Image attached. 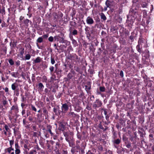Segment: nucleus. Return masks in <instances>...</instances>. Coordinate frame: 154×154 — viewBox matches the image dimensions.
Here are the masks:
<instances>
[{"label": "nucleus", "mask_w": 154, "mask_h": 154, "mask_svg": "<svg viewBox=\"0 0 154 154\" xmlns=\"http://www.w3.org/2000/svg\"><path fill=\"white\" fill-rule=\"evenodd\" d=\"M7 101L6 100H4L3 101V104L4 105H5L7 104Z\"/></svg>", "instance_id": "obj_55"}, {"label": "nucleus", "mask_w": 154, "mask_h": 154, "mask_svg": "<svg viewBox=\"0 0 154 154\" xmlns=\"http://www.w3.org/2000/svg\"><path fill=\"white\" fill-rule=\"evenodd\" d=\"M67 58L69 59L72 60L73 58V56L70 54H69Z\"/></svg>", "instance_id": "obj_29"}, {"label": "nucleus", "mask_w": 154, "mask_h": 154, "mask_svg": "<svg viewBox=\"0 0 154 154\" xmlns=\"http://www.w3.org/2000/svg\"><path fill=\"white\" fill-rule=\"evenodd\" d=\"M51 63L52 64H54L55 63L54 59L52 57L51 58Z\"/></svg>", "instance_id": "obj_36"}, {"label": "nucleus", "mask_w": 154, "mask_h": 154, "mask_svg": "<svg viewBox=\"0 0 154 154\" xmlns=\"http://www.w3.org/2000/svg\"><path fill=\"white\" fill-rule=\"evenodd\" d=\"M16 95L17 96H18L19 95V90L18 89H17L16 90Z\"/></svg>", "instance_id": "obj_50"}, {"label": "nucleus", "mask_w": 154, "mask_h": 154, "mask_svg": "<svg viewBox=\"0 0 154 154\" xmlns=\"http://www.w3.org/2000/svg\"><path fill=\"white\" fill-rule=\"evenodd\" d=\"M81 103V102L78 99L75 100V106L79 107V105Z\"/></svg>", "instance_id": "obj_8"}, {"label": "nucleus", "mask_w": 154, "mask_h": 154, "mask_svg": "<svg viewBox=\"0 0 154 154\" xmlns=\"http://www.w3.org/2000/svg\"><path fill=\"white\" fill-rule=\"evenodd\" d=\"M61 108L62 112H65L68 110V106L66 104L64 103L62 105Z\"/></svg>", "instance_id": "obj_3"}, {"label": "nucleus", "mask_w": 154, "mask_h": 154, "mask_svg": "<svg viewBox=\"0 0 154 154\" xmlns=\"http://www.w3.org/2000/svg\"><path fill=\"white\" fill-rule=\"evenodd\" d=\"M15 110L17 111H18V106H12L11 108V110Z\"/></svg>", "instance_id": "obj_12"}, {"label": "nucleus", "mask_w": 154, "mask_h": 154, "mask_svg": "<svg viewBox=\"0 0 154 154\" xmlns=\"http://www.w3.org/2000/svg\"><path fill=\"white\" fill-rule=\"evenodd\" d=\"M63 134L65 137L66 140L70 144L71 141L70 140H72L71 137L69 135V134L66 132L64 131L63 132Z\"/></svg>", "instance_id": "obj_2"}, {"label": "nucleus", "mask_w": 154, "mask_h": 154, "mask_svg": "<svg viewBox=\"0 0 154 154\" xmlns=\"http://www.w3.org/2000/svg\"><path fill=\"white\" fill-rule=\"evenodd\" d=\"M23 123L24 125H25L27 122H26V119H23Z\"/></svg>", "instance_id": "obj_49"}, {"label": "nucleus", "mask_w": 154, "mask_h": 154, "mask_svg": "<svg viewBox=\"0 0 154 154\" xmlns=\"http://www.w3.org/2000/svg\"><path fill=\"white\" fill-rule=\"evenodd\" d=\"M54 39V38L51 36H50L48 38L49 41L50 42H52L53 41Z\"/></svg>", "instance_id": "obj_31"}, {"label": "nucleus", "mask_w": 154, "mask_h": 154, "mask_svg": "<svg viewBox=\"0 0 154 154\" xmlns=\"http://www.w3.org/2000/svg\"><path fill=\"white\" fill-rule=\"evenodd\" d=\"M99 127L100 129L102 130H103L104 129V128L101 125H99Z\"/></svg>", "instance_id": "obj_59"}, {"label": "nucleus", "mask_w": 154, "mask_h": 154, "mask_svg": "<svg viewBox=\"0 0 154 154\" xmlns=\"http://www.w3.org/2000/svg\"><path fill=\"white\" fill-rule=\"evenodd\" d=\"M31 57L30 55L29 54H26L25 56V59H23V60H29Z\"/></svg>", "instance_id": "obj_10"}, {"label": "nucleus", "mask_w": 154, "mask_h": 154, "mask_svg": "<svg viewBox=\"0 0 154 154\" xmlns=\"http://www.w3.org/2000/svg\"><path fill=\"white\" fill-rule=\"evenodd\" d=\"M86 22L88 24L91 25L94 23V21L92 18L88 17L86 19Z\"/></svg>", "instance_id": "obj_4"}, {"label": "nucleus", "mask_w": 154, "mask_h": 154, "mask_svg": "<svg viewBox=\"0 0 154 154\" xmlns=\"http://www.w3.org/2000/svg\"><path fill=\"white\" fill-rule=\"evenodd\" d=\"M5 128V129L6 131H8L9 130L8 126L6 125H5L4 126Z\"/></svg>", "instance_id": "obj_33"}, {"label": "nucleus", "mask_w": 154, "mask_h": 154, "mask_svg": "<svg viewBox=\"0 0 154 154\" xmlns=\"http://www.w3.org/2000/svg\"><path fill=\"white\" fill-rule=\"evenodd\" d=\"M100 90L101 92H104L105 91V88L104 87L100 86Z\"/></svg>", "instance_id": "obj_19"}, {"label": "nucleus", "mask_w": 154, "mask_h": 154, "mask_svg": "<svg viewBox=\"0 0 154 154\" xmlns=\"http://www.w3.org/2000/svg\"><path fill=\"white\" fill-rule=\"evenodd\" d=\"M146 3L143 4L142 5V6L143 8L146 7Z\"/></svg>", "instance_id": "obj_53"}, {"label": "nucleus", "mask_w": 154, "mask_h": 154, "mask_svg": "<svg viewBox=\"0 0 154 154\" xmlns=\"http://www.w3.org/2000/svg\"><path fill=\"white\" fill-rule=\"evenodd\" d=\"M59 126L61 128V129H64L65 128V125L62 122H60V123Z\"/></svg>", "instance_id": "obj_21"}, {"label": "nucleus", "mask_w": 154, "mask_h": 154, "mask_svg": "<svg viewBox=\"0 0 154 154\" xmlns=\"http://www.w3.org/2000/svg\"><path fill=\"white\" fill-rule=\"evenodd\" d=\"M15 149H20V147L19 146L18 143H15Z\"/></svg>", "instance_id": "obj_20"}, {"label": "nucleus", "mask_w": 154, "mask_h": 154, "mask_svg": "<svg viewBox=\"0 0 154 154\" xmlns=\"http://www.w3.org/2000/svg\"><path fill=\"white\" fill-rule=\"evenodd\" d=\"M85 89L87 92H88L91 88V86H85Z\"/></svg>", "instance_id": "obj_18"}, {"label": "nucleus", "mask_w": 154, "mask_h": 154, "mask_svg": "<svg viewBox=\"0 0 154 154\" xmlns=\"http://www.w3.org/2000/svg\"><path fill=\"white\" fill-rule=\"evenodd\" d=\"M43 41V38L42 37H39L38 39L36 40V42H37V43H41Z\"/></svg>", "instance_id": "obj_13"}, {"label": "nucleus", "mask_w": 154, "mask_h": 154, "mask_svg": "<svg viewBox=\"0 0 154 154\" xmlns=\"http://www.w3.org/2000/svg\"><path fill=\"white\" fill-rule=\"evenodd\" d=\"M62 112V110L61 111L59 109H58V111L57 112V114H60V112Z\"/></svg>", "instance_id": "obj_57"}, {"label": "nucleus", "mask_w": 154, "mask_h": 154, "mask_svg": "<svg viewBox=\"0 0 154 154\" xmlns=\"http://www.w3.org/2000/svg\"><path fill=\"white\" fill-rule=\"evenodd\" d=\"M86 109H87L88 110H91V107L89 106L88 105H87L86 107Z\"/></svg>", "instance_id": "obj_44"}, {"label": "nucleus", "mask_w": 154, "mask_h": 154, "mask_svg": "<svg viewBox=\"0 0 154 154\" xmlns=\"http://www.w3.org/2000/svg\"><path fill=\"white\" fill-rule=\"evenodd\" d=\"M53 110L54 112H55L56 114H57V112L58 111V109H57L54 108L53 109Z\"/></svg>", "instance_id": "obj_43"}, {"label": "nucleus", "mask_w": 154, "mask_h": 154, "mask_svg": "<svg viewBox=\"0 0 154 154\" xmlns=\"http://www.w3.org/2000/svg\"><path fill=\"white\" fill-rule=\"evenodd\" d=\"M60 36H55L54 37V39L55 41L57 40V41H59Z\"/></svg>", "instance_id": "obj_25"}, {"label": "nucleus", "mask_w": 154, "mask_h": 154, "mask_svg": "<svg viewBox=\"0 0 154 154\" xmlns=\"http://www.w3.org/2000/svg\"><path fill=\"white\" fill-rule=\"evenodd\" d=\"M52 128V127L50 125H48L47 126V129L48 131L51 130Z\"/></svg>", "instance_id": "obj_38"}, {"label": "nucleus", "mask_w": 154, "mask_h": 154, "mask_svg": "<svg viewBox=\"0 0 154 154\" xmlns=\"http://www.w3.org/2000/svg\"><path fill=\"white\" fill-rule=\"evenodd\" d=\"M38 88L40 89H43L44 88V86L42 83H40L38 85Z\"/></svg>", "instance_id": "obj_14"}, {"label": "nucleus", "mask_w": 154, "mask_h": 154, "mask_svg": "<svg viewBox=\"0 0 154 154\" xmlns=\"http://www.w3.org/2000/svg\"><path fill=\"white\" fill-rule=\"evenodd\" d=\"M28 119H29V120L30 121H32L33 120V119L32 118V117L31 116H29Z\"/></svg>", "instance_id": "obj_51"}, {"label": "nucleus", "mask_w": 154, "mask_h": 154, "mask_svg": "<svg viewBox=\"0 0 154 154\" xmlns=\"http://www.w3.org/2000/svg\"><path fill=\"white\" fill-rule=\"evenodd\" d=\"M41 58L40 57H38L34 60L33 63H40L41 62Z\"/></svg>", "instance_id": "obj_5"}, {"label": "nucleus", "mask_w": 154, "mask_h": 154, "mask_svg": "<svg viewBox=\"0 0 154 154\" xmlns=\"http://www.w3.org/2000/svg\"><path fill=\"white\" fill-rule=\"evenodd\" d=\"M25 113V109H23L22 112V115H23Z\"/></svg>", "instance_id": "obj_54"}, {"label": "nucleus", "mask_w": 154, "mask_h": 154, "mask_svg": "<svg viewBox=\"0 0 154 154\" xmlns=\"http://www.w3.org/2000/svg\"><path fill=\"white\" fill-rule=\"evenodd\" d=\"M34 151H35L33 150H32L30 151L29 152V154H33Z\"/></svg>", "instance_id": "obj_63"}, {"label": "nucleus", "mask_w": 154, "mask_h": 154, "mask_svg": "<svg viewBox=\"0 0 154 154\" xmlns=\"http://www.w3.org/2000/svg\"><path fill=\"white\" fill-rule=\"evenodd\" d=\"M120 142L121 140L119 139H118L114 140V143L116 144H118L120 143Z\"/></svg>", "instance_id": "obj_16"}, {"label": "nucleus", "mask_w": 154, "mask_h": 154, "mask_svg": "<svg viewBox=\"0 0 154 154\" xmlns=\"http://www.w3.org/2000/svg\"><path fill=\"white\" fill-rule=\"evenodd\" d=\"M15 64L17 66H19L20 65V61L19 60L17 61Z\"/></svg>", "instance_id": "obj_46"}, {"label": "nucleus", "mask_w": 154, "mask_h": 154, "mask_svg": "<svg viewBox=\"0 0 154 154\" xmlns=\"http://www.w3.org/2000/svg\"><path fill=\"white\" fill-rule=\"evenodd\" d=\"M49 133H50V134H51V135H53V133L52 132H51V130H48V131Z\"/></svg>", "instance_id": "obj_60"}, {"label": "nucleus", "mask_w": 154, "mask_h": 154, "mask_svg": "<svg viewBox=\"0 0 154 154\" xmlns=\"http://www.w3.org/2000/svg\"><path fill=\"white\" fill-rule=\"evenodd\" d=\"M126 147L128 148H129L131 147V145L130 143H128L126 145Z\"/></svg>", "instance_id": "obj_48"}, {"label": "nucleus", "mask_w": 154, "mask_h": 154, "mask_svg": "<svg viewBox=\"0 0 154 154\" xmlns=\"http://www.w3.org/2000/svg\"><path fill=\"white\" fill-rule=\"evenodd\" d=\"M7 151L9 153H10L11 150H14V149L13 148H12V147H10L9 148H8L7 149Z\"/></svg>", "instance_id": "obj_24"}, {"label": "nucleus", "mask_w": 154, "mask_h": 154, "mask_svg": "<svg viewBox=\"0 0 154 154\" xmlns=\"http://www.w3.org/2000/svg\"><path fill=\"white\" fill-rule=\"evenodd\" d=\"M72 34L73 35H76L78 34V32L76 29H74L72 32Z\"/></svg>", "instance_id": "obj_23"}, {"label": "nucleus", "mask_w": 154, "mask_h": 154, "mask_svg": "<svg viewBox=\"0 0 154 154\" xmlns=\"http://www.w3.org/2000/svg\"><path fill=\"white\" fill-rule=\"evenodd\" d=\"M15 152L16 154H19L20 152V149H16Z\"/></svg>", "instance_id": "obj_34"}, {"label": "nucleus", "mask_w": 154, "mask_h": 154, "mask_svg": "<svg viewBox=\"0 0 154 154\" xmlns=\"http://www.w3.org/2000/svg\"><path fill=\"white\" fill-rule=\"evenodd\" d=\"M43 112L44 113L46 114L47 113V111L46 109H44L43 111Z\"/></svg>", "instance_id": "obj_62"}, {"label": "nucleus", "mask_w": 154, "mask_h": 154, "mask_svg": "<svg viewBox=\"0 0 154 154\" xmlns=\"http://www.w3.org/2000/svg\"><path fill=\"white\" fill-rule=\"evenodd\" d=\"M24 148L29 150V149L27 147V145L26 144H25L24 145Z\"/></svg>", "instance_id": "obj_52"}, {"label": "nucleus", "mask_w": 154, "mask_h": 154, "mask_svg": "<svg viewBox=\"0 0 154 154\" xmlns=\"http://www.w3.org/2000/svg\"><path fill=\"white\" fill-rule=\"evenodd\" d=\"M49 69L51 72H52L54 71V67L53 66H52Z\"/></svg>", "instance_id": "obj_40"}, {"label": "nucleus", "mask_w": 154, "mask_h": 154, "mask_svg": "<svg viewBox=\"0 0 154 154\" xmlns=\"http://www.w3.org/2000/svg\"><path fill=\"white\" fill-rule=\"evenodd\" d=\"M111 2L107 0L105 4L107 7H109L111 5Z\"/></svg>", "instance_id": "obj_11"}, {"label": "nucleus", "mask_w": 154, "mask_h": 154, "mask_svg": "<svg viewBox=\"0 0 154 154\" xmlns=\"http://www.w3.org/2000/svg\"><path fill=\"white\" fill-rule=\"evenodd\" d=\"M24 49H23L21 50L20 52V54L22 56H23V54H24Z\"/></svg>", "instance_id": "obj_41"}, {"label": "nucleus", "mask_w": 154, "mask_h": 154, "mask_svg": "<svg viewBox=\"0 0 154 154\" xmlns=\"http://www.w3.org/2000/svg\"><path fill=\"white\" fill-rule=\"evenodd\" d=\"M8 62L12 66L14 64V62L12 59H10L9 60Z\"/></svg>", "instance_id": "obj_22"}, {"label": "nucleus", "mask_w": 154, "mask_h": 154, "mask_svg": "<svg viewBox=\"0 0 154 154\" xmlns=\"http://www.w3.org/2000/svg\"><path fill=\"white\" fill-rule=\"evenodd\" d=\"M29 21V20L28 19H26L24 21V23L26 25L28 24Z\"/></svg>", "instance_id": "obj_39"}, {"label": "nucleus", "mask_w": 154, "mask_h": 154, "mask_svg": "<svg viewBox=\"0 0 154 154\" xmlns=\"http://www.w3.org/2000/svg\"><path fill=\"white\" fill-rule=\"evenodd\" d=\"M102 103L99 99H97L93 103V107L94 109H96L97 107H99L101 106Z\"/></svg>", "instance_id": "obj_1"}, {"label": "nucleus", "mask_w": 154, "mask_h": 154, "mask_svg": "<svg viewBox=\"0 0 154 154\" xmlns=\"http://www.w3.org/2000/svg\"><path fill=\"white\" fill-rule=\"evenodd\" d=\"M68 115L69 116L73 117H75L77 115L75 114L74 112H71L68 114Z\"/></svg>", "instance_id": "obj_9"}, {"label": "nucleus", "mask_w": 154, "mask_h": 154, "mask_svg": "<svg viewBox=\"0 0 154 154\" xmlns=\"http://www.w3.org/2000/svg\"><path fill=\"white\" fill-rule=\"evenodd\" d=\"M24 18V17H23L22 16H21L20 17V20H23Z\"/></svg>", "instance_id": "obj_61"}, {"label": "nucleus", "mask_w": 154, "mask_h": 154, "mask_svg": "<svg viewBox=\"0 0 154 154\" xmlns=\"http://www.w3.org/2000/svg\"><path fill=\"white\" fill-rule=\"evenodd\" d=\"M65 40L64 39L63 37H60L59 41L60 43H64L65 42Z\"/></svg>", "instance_id": "obj_17"}, {"label": "nucleus", "mask_w": 154, "mask_h": 154, "mask_svg": "<svg viewBox=\"0 0 154 154\" xmlns=\"http://www.w3.org/2000/svg\"><path fill=\"white\" fill-rule=\"evenodd\" d=\"M120 75L121 76V77H123V72L121 70L120 71Z\"/></svg>", "instance_id": "obj_42"}, {"label": "nucleus", "mask_w": 154, "mask_h": 154, "mask_svg": "<svg viewBox=\"0 0 154 154\" xmlns=\"http://www.w3.org/2000/svg\"><path fill=\"white\" fill-rule=\"evenodd\" d=\"M73 73L72 72L69 73L67 75V77L69 79H71L72 77L73 76Z\"/></svg>", "instance_id": "obj_15"}, {"label": "nucleus", "mask_w": 154, "mask_h": 154, "mask_svg": "<svg viewBox=\"0 0 154 154\" xmlns=\"http://www.w3.org/2000/svg\"><path fill=\"white\" fill-rule=\"evenodd\" d=\"M17 84L15 83L11 85V88L13 90H15L17 87Z\"/></svg>", "instance_id": "obj_7"}, {"label": "nucleus", "mask_w": 154, "mask_h": 154, "mask_svg": "<svg viewBox=\"0 0 154 154\" xmlns=\"http://www.w3.org/2000/svg\"><path fill=\"white\" fill-rule=\"evenodd\" d=\"M136 14V12L133 9H131L129 11V14L130 15L134 17V15Z\"/></svg>", "instance_id": "obj_6"}, {"label": "nucleus", "mask_w": 154, "mask_h": 154, "mask_svg": "<svg viewBox=\"0 0 154 154\" xmlns=\"http://www.w3.org/2000/svg\"><path fill=\"white\" fill-rule=\"evenodd\" d=\"M31 106L32 110L35 112H36L37 110L35 107L32 104L31 105Z\"/></svg>", "instance_id": "obj_28"}, {"label": "nucleus", "mask_w": 154, "mask_h": 154, "mask_svg": "<svg viewBox=\"0 0 154 154\" xmlns=\"http://www.w3.org/2000/svg\"><path fill=\"white\" fill-rule=\"evenodd\" d=\"M77 138L80 139V140H81V138H82V135H81L80 134H79V133H78L77 134Z\"/></svg>", "instance_id": "obj_37"}, {"label": "nucleus", "mask_w": 154, "mask_h": 154, "mask_svg": "<svg viewBox=\"0 0 154 154\" xmlns=\"http://www.w3.org/2000/svg\"><path fill=\"white\" fill-rule=\"evenodd\" d=\"M71 152L74 153L75 152V149L74 148H72L71 149Z\"/></svg>", "instance_id": "obj_56"}, {"label": "nucleus", "mask_w": 154, "mask_h": 154, "mask_svg": "<svg viewBox=\"0 0 154 154\" xmlns=\"http://www.w3.org/2000/svg\"><path fill=\"white\" fill-rule=\"evenodd\" d=\"M101 18L103 19L104 20H105L106 19V17L104 14L102 13L101 15Z\"/></svg>", "instance_id": "obj_26"}, {"label": "nucleus", "mask_w": 154, "mask_h": 154, "mask_svg": "<svg viewBox=\"0 0 154 154\" xmlns=\"http://www.w3.org/2000/svg\"><path fill=\"white\" fill-rule=\"evenodd\" d=\"M136 48L138 51L139 52H140L141 51V49L140 48V45L139 44L137 45Z\"/></svg>", "instance_id": "obj_32"}, {"label": "nucleus", "mask_w": 154, "mask_h": 154, "mask_svg": "<svg viewBox=\"0 0 154 154\" xmlns=\"http://www.w3.org/2000/svg\"><path fill=\"white\" fill-rule=\"evenodd\" d=\"M48 35H49L48 34H47L43 35L42 37L43 38H46L48 37Z\"/></svg>", "instance_id": "obj_35"}, {"label": "nucleus", "mask_w": 154, "mask_h": 154, "mask_svg": "<svg viewBox=\"0 0 154 154\" xmlns=\"http://www.w3.org/2000/svg\"><path fill=\"white\" fill-rule=\"evenodd\" d=\"M5 90L6 92H8V88L6 87L5 88Z\"/></svg>", "instance_id": "obj_58"}, {"label": "nucleus", "mask_w": 154, "mask_h": 154, "mask_svg": "<svg viewBox=\"0 0 154 154\" xmlns=\"http://www.w3.org/2000/svg\"><path fill=\"white\" fill-rule=\"evenodd\" d=\"M37 46L39 49H42L43 47L42 46H39L38 43H36Z\"/></svg>", "instance_id": "obj_47"}, {"label": "nucleus", "mask_w": 154, "mask_h": 154, "mask_svg": "<svg viewBox=\"0 0 154 154\" xmlns=\"http://www.w3.org/2000/svg\"><path fill=\"white\" fill-rule=\"evenodd\" d=\"M25 100V98L24 96H23L22 97V101L24 102Z\"/></svg>", "instance_id": "obj_64"}, {"label": "nucleus", "mask_w": 154, "mask_h": 154, "mask_svg": "<svg viewBox=\"0 0 154 154\" xmlns=\"http://www.w3.org/2000/svg\"><path fill=\"white\" fill-rule=\"evenodd\" d=\"M10 142V147H12V146L14 144V140H10L9 141Z\"/></svg>", "instance_id": "obj_30"}, {"label": "nucleus", "mask_w": 154, "mask_h": 154, "mask_svg": "<svg viewBox=\"0 0 154 154\" xmlns=\"http://www.w3.org/2000/svg\"><path fill=\"white\" fill-rule=\"evenodd\" d=\"M75 110L77 112H79L81 109V108L79 106V107L75 106Z\"/></svg>", "instance_id": "obj_27"}, {"label": "nucleus", "mask_w": 154, "mask_h": 154, "mask_svg": "<svg viewBox=\"0 0 154 154\" xmlns=\"http://www.w3.org/2000/svg\"><path fill=\"white\" fill-rule=\"evenodd\" d=\"M11 74L12 75V76L13 77H16V76L15 75V74L14 72H13L12 73H11Z\"/></svg>", "instance_id": "obj_45"}]
</instances>
